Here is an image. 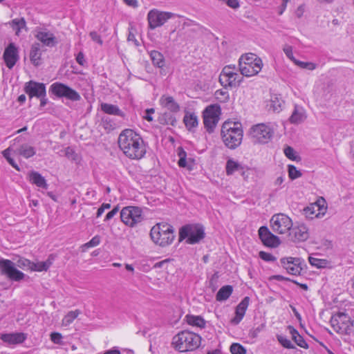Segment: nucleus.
<instances>
[{
    "instance_id": "obj_49",
    "label": "nucleus",
    "mask_w": 354,
    "mask_h": 354,
    "mask_svg": "<svg viewBox=\"0 0 354 354\" xmlns=\"http://www.w3.org/2000/svg\"><path fill=\"white\" fill-rule=\"evenodd\" d=\"M101 124L104 129L110 131L114 129V124L111 120L108 117H104L102 118Z\"/></svg>"
},
{
    "instance_id": "obj_36",
    "label": "nucleus",
    "mask_w": 354,
    "mask_h": 354,
    "mask_svg": "<svg viewBox=\"0 0 354 354\" xmlns=\"http://www.w3.org/2000/svg\"><path fill=\"white\" fill-rule=\"evenodd\" d=\"M226 173L227 175L233 174L236 171H239L242 169L241 165L236 161L232 159H229L226 163Z\"/></svg>"
},
{
    "instance_id": "obj_56",
    "label": "nucleus",
    "mask_w": 354,
    "mask_h": 354,
    "mask_svg": "<svg viewBox=\"0 0 354 354\" xmlns=\"http://www.w3.org/2000/svg\"><path fill=\"white\" fill-rule=\"evenodd\" d=\"M89 35L93 41L97 42L100 45H102L103 41L100 36L95 31L91 32Z\"/></svg>"
},
{
    "instance_id": "obj_61",
    "label": "nucleus",
    "mask_w": 354,
    "mask_h": 354,
    "mask_svg": "<svg viewBox=\"0 0 354 354\" xmlns=\"http://www.w3.org/2000/svg\"><path fill=\"white\" fill-rule=\"evenodd\" d=\"M76 61L77 62L81 65L84 66L86 63L85 59H84V55L82 52H80L76 57Z\"/></svg>"
},
{
    "instance_id": "obj_38",
    "label": "nucleus",
    "mask_w": 354,
    "mask_h": 354,
    "mask_svg": "<svg viewBox=\"0 0 354 354\" xmlns=\"http://www.w3.org/2000/svg\"><path fill=\"white\" fill-rule=\"evenodd\" d=\"M10 26L16 31V35H19L21 29L26 28V21L24 18L15 19L9 22Z\"/></svg>"
},
{
    "instance_id": "obj_27",
    "label": "nucleus",
    "mask_w": 354,
    "mask_h": 354,
    "mask_svg": "<svg viewBox=\"0 0 354 354\" xmlns=\"http://www.w3.org/2000/svg\"><path fill=\"white\" fill-rule=\"evenodd\" d=\"M41 52L40 49V44L35 43L32 45L30 52V59L32 64L37 66L41 64Z\"/></svg>"
},
{
    "instance_id": "obj_23",
    "label": "nucleus",
    "mask_w": 354,
    "mask_h": 354,
    "mask_svg": "<svg viewBox=\"0 0 354 354\" xmlns=\"http://www.w3.org/2000/svg\"><path fill=\"white\" fill-rule=\"evenodd\" d=\"M258 232L262 243H280L279 237L274 235L267 226H261Z\"/></svg>"
},
{
    "instance_id": "obj_51",
    "label": "nucleus",
    "mask_w": 354,
    "mask_h": 354,
    "mask_svg": "<svg viewBox=\"0 0 354 354\" xmlns=\"http://www.w3.org/2000/svg\"><path fill=\"white\" fill-rule=\"evenodd\" d=\"M315 208H317V210H319V208L315 204L311 205V206L306 207L304 209L306 216L312 218L315 213Z\"/></svg>"
},
{
    "instance_id": "obj_32",
    "label": "nucleus",
    "mask_w": 354,
    "mask_h": 354,
    "mask_svg": "<svg viewBox=\"0 0 354 354\" xmlns=\"http://www.w3.org/2000/svg\"><path fill=\"white\" fill-rule=\"evenodd\" d=\"M288 329L290 333L292 335V339L299 346L304 348H308V344L306 342L303 337L299 334L298 331L294 327L289 326Z\"/></svg>"
},
{
    "instance_id": "obj_59",
    "label": "nucleus",
    "mask_w": 354,
    "mask_h": 354,
    "mask_svg": "<svg viewBox=\"0 0 354 354\" xmlns=\"http://www.w3.org/2000/svg\"><path fill=\"white\" fill-rule=\"evenodd\" d=\"M65 156L72 160H75L76 154L73 149L71 147H66L65 149Z\"/></svg>"
},
{
    "instance_id": "obj_20",
    "label": "nucleus",
    "mask_w": 354,
    "mask_h": 354,
    "mask_svg": "<svg viewBox=\"0 0 354 354\" xmlns=\"http://www.w3.org/2000/svg\"><path fill=\"white\" fill-rule=\"evenodd\" d=\"M289 235L292 241L304 242L308 239L309 233L308 228L304 225H301L291 227Z\"/></svg>"
},
{
    "instance_id": "obj_58",
    "label": "nucleus",
    "mask_w": 354,
    "mask_h": 354,
    "mask_svg": "<svg viewBox=\"0 0 354 354\" xmlns=\"http://www.w3.org/2000/svg\"><path fill=\"white\" fill-rule=\"evenodd\" d=\"M118 211L119 207L118 206L115 207L112 210L107 213L104 218V221H106L113 218V216L118 212Z\"/></svg>"
},
{
    "instance_id": "obj_39",
    "label": "nucleus",
    "mask_w": 354,
    "mask_h": 354,
    "mask_svg": "<svg viewBox=\"0 0 354 354\" xmlns=\"http://www.w3.org/2000/svg\"><path fill=\"white\" fill-rule=\"evenodd\" d=\"M52 264V261L50 259L45 261H39L37 263L33 262L32 270L41 272L46 271Z\"/></svg>"
},
{
    "instance_id": "obj_53",
    "label": "nucleus",
    "mask_w": 354,
    "mask_h": 354,
    "mask_svg": "<svg viewBox=\"0 0 354 354\" xmlns=\"http://www.w3.org/2000/svg\"><path fill=\"white\" fill-rule=\"evenodd\" d=\"M134 32H135V28L133 26H131L129 28V35H128L127 39L129 41H132L135 44V46H139V42L136 38Z\"/></svg>"
},
{
    "instance_id": "obj_30",
    "label": "nucleus",
    "mask_w": 354,
    "mask_h": 354,
    "mask_svg": "<svg viewBox=\"0 0 354 354\" xmlns=\"http://www.w3.org/2000/svg\"><path fill=\"white\" fill-rule=\"evenodd\" d=\"M101 109L105 113L109 115H118L121 117H124V113L119 109V107L116 105L108 104V103H102L101 104Z\"/></svg>"
},
{
    "instance_id": "obj_25",
    "label": "nucleus",
    "mask_w": 354,
    "mask_h": 354,
    "mask_svg": "<svg viewBox=\"0 0 354 354\" xmlns=\"http://www.w3.org/2000/svg\"><path fill=\"white\" fill-rule=\"evenodd\" d=\"M160 104L171 112H178L180 110L178 104L174 100V97L168 95H162L160 99Z\"/></svg>"
},
{
    "instance_id": "obj_17",
    "label": "nucleus",
    "mask_w": 354,
    "mask_h": 354,
    "mask_svg": "<svg viewBox=\"0 0 354 354\" xmlns=\"http://www.w3.org/2000/svg\"><path fill=\"white\" fill-rule=\"evenodd\" d=\"M24 90L30 98L33 97L39 98L41 96L46 95V86L43 83L30 81L26 83Z\"/></svg>"
},
{
    "instance_id": "obj_47",
    "label": "nucleus",
    "mask_w": 354,
    "mask_h": 354,
    "mask_svg": "<svg viewBox=\"0 0 354 354\" xmlns=\"http://www.w3.org/2000/svg\"><path fill=\"white\" fill-rule=\"evenodd\" d=\"M295 64L301 68H305L310 71H313L316 68V64L313 62H304L297 59Z\"/></svg>"
},
{
    "instance_id": "obj_50",
    "label": "nucleus",
    "mask_w": 354,
    "mask_h": 354,
    "mask_svg": "<svg viewBox=\"0 0 354 354\" xmlns=\"http://www.w3.org/2000/svg\"><path fill=\"white\" fill-rule=\"evenodd\" d=\"M283 50L288 59L294 63L296 62L297 59L293 56L292 47L291 46L288 44L284 45Z\"/></svg>"
},
{
    "instance_id": "obj_41",
    "label": "nucleus",
    "mask_w": 354,
    "mask_h": 354,
    "mask_svg": "<svg viewBox=\"0 0 354 354\" xmlns=\"http://www.w3.org/2000/svg\"><path fill=\"white\" fill-rule=\"evenodd\" d=\"M160 123L162 124H167L175 126L176 124V119L169 113L163 114L159 119Z\"/></svg>"
},
{
    "instance_id": "obj_43",
    "label": "nucleus",
    "mask_w": 354,
    "mask_h": 354,
    "mask_svg": "<svg viewBox=\"0 0 354 354\" xmlns=\"http://www.w3.org/2000/svg\"><path fill=\"white\" fill-rule=\"evenodd\" d=\"M178 156H179V160H178V165L180 167H187V153L183 150V148H178Z\"/></svg>"
},
{
    "instance_id": "obj_35",
    "label": "nucleus",
    "mask_w": 354,
    "mask_h": 354,
    "mask_svg": "<svg viewBox=\"0 0 354 354\" xmlns=\"http://www.w3.org/2000/svg\"><path fill=\"white\" fill-rule=\"evenodd\" d=\"M186 319L188 324L192 326L200 328H204L205 326V320L200 316L187 315Z\"/></svg>"
},
{
    "instance_id": "obj_1",
    "label": "nucleus",
    "mask_w": 354,
    "mask_h": 354,
    "mask_svg": "<svg viewBox=\"0 0 354 354\" xmlns=\"http://www.w3.org/2000/svg\"><path fill=\"white\" fill-rule=\"evenodd\" d=\"M118 145L124 154L132 160L141 159L146 153L144 140L132 129H124L120 133Z\"/></svg>"
},
{
    "instance_id": "obj_12",
    "label": "nucleus",
    "mask_w": 354,
    "mask_h": 354,
    "mask_svg": "<svg viewBox=\"0 0 354 354\" xmlns=\"http://www.w3.org/2000/svg\"><path fill=\"white\" fill-rule=\"evenodd\" d=\"M219 106L213 104L208 106L203 112V123L209 132H212L219 120Z\"/></svg>"
},
{
    "instance_id": "obj_22",
    "label": "nucleus",
    "mask_w": 354,
    "mask_h": 354,
    "mask_svg": "<svg viewBox=\"0 0 354 354\" xmlns=\"http://www.w3.org/2000/svg\"><path fill=\"white\" fill-rule=\"evenodd\" d=\"M307 118V114L304 107L295 105L294 110L289 118V121L292 124H299L303 123Z\"/></svg>"
},
{
    "instance_id": "obj_18",
    "label": "nucleus",
    "mask_w": 354,
    "mask_h": 354,
    "mask_svg": "<svg viewBox=\"0 0 354 354\" xmlns=\"http://www.w3.org/2000/svg\"><path fill=\"white\" fill-rule=\"evenodd\" d=\"M3 59L6 66L12 68L19 59L18 50L13 43H10L5 49Z\"/></svg>"
},
{
    "instance_id": "obj_42",
    "label": "nucleus",
    "mask_w": 354,
    "mask_h": 354,
    "mask_svg": "<svg viewBox=\"0 0 354 354\" xmlns=\"http://www.w3.org/2000/svg\"><path fill=\"white\" fill-rule=\"evenodd\" d=\"M282 100L277 97L272 98L270 104L268 105L270 110H272L274 112H279L281 110Z\"/></svg>"
},
{
    "instance_id": "obj_63",
    "label": "nucleus",
    "mask_w": 354,
    "mask_h": 354,
    "mask_svg": "<svg viewBox=\"0 0 354 354\" xmlns=\"http://www.w3.org/2000/svg\"><path fill=\"white\" fill-rule=\"evenodd\" d=\"M11 151H12V148H11V147H9L8 148H7L6 149H5L2 151V155L6 160H8V158H9L10 157Z\"/></svg>"
},
{
    "instance_id": "obj_34",
    "label": "nucleus",
    "mask_w": 354,
    "mask_h": 354,
    "mask_svg": "<svg viewBox=\"0 0 354 354\" xmlns=\"http://www.w3.org/2000/svg\"><path fill=\"white\" fill-rule=\"evenodd\" d=\"M150 57L154 66L162 68L165 66V59L162 53L157 50H152Z\"/></svg>"
},
{
    "instance_id": "obj_54",
    "label": "nucleus",
    "mask_w": 354,
    "mask_h": 354,
    "mask_svg": "<svg viewBox=\"0 0 354 354\" xmlns=\"http://www.w3.org/2000/svg\"><path fill=\"white\" fill-rule=\"evenodd\" d=\"M259 257L261 259L266 261H274L276 260V257L272 255L270 253L266 252L263 251H261L259 252Z\"/></svg>"
},
{
    "instance_id": "obj_55",
    "label": "nucleus",
    "mask_w": 354,
    "mask_h": 354,
    "mask_svg": "<svg viewBox=\"0 0 354 354\" xmlns=\"http://www.w3.org/2000/svg\"><path fill=\"white\" fill-rule=\"evenodd\" d=\"M50 339L55 344H61L62 335L59 333H52L50 334Z\"/></svg>"
},
{
    "instance_id": "obj_44",
    "label": "nucleus",
    "mask_w": 354,
    "mask_h": 354,
    "mask_svg": "<svg viewBox=\"0 0 354 354\" xmlns=\"http://www.w3.org/2000/svg\"><path fill=\"white\" fill-rule=\"evenodd\" d=\"M232 354H246V349L239 343H233L230 346Z\"/></svg>"
},
{
    "instance_id": "obj_45",
    "label": "nucleus",
    "mask_w": 354,
    "mask_h": 354,
    "mask_svg": "<svg viewBox=\"0 0 354 354\" xmlns=\"http://www.w3.org/2000/svg\"><path fill=\"white\" fill-rule=\"evenodd\" d=\"M277 340L279 342L286 348H295V346L291 343L290 340L283 335H277Z\"/></svg>"
},
{
    "instance_id": "obj_13",
    "label": "nucleus",
    "mask_w": 354,
    "mask_h": 354,
    "mask_svg": "<svg viewBox=\"0 0 354 354\" xmlns=\"http://www.w3.org/2000/svg\"><path fill=\"white\" fill-rule=\"evenodd\" d=\"M0 273L12 281H19L24 277V274L18 270L15 263L8 259L0 260Z\"/></svg>"
},
{
    "instance_id": "obj_16",
    "label": "nucleus",
    "mask_w": 354,
    "mask_h": 354,
    "mask_svg": "<svg viewBox=\"0 0 354 354\" xmlns=\"http://www.w3.org/2000/svg\"><path fill=\"white\" fill-rule=\"evenodd\" d=\"M280 261L282 267L286 270L288 274L295 276L301 274L303 270L301 259L291 257H283L281 259Z\"/></svg>"
},
{
    "instance_id": "obj_48",
    "label": "nucleus",
    "mask_w": 354,
    "mask_h": 354,
    "mask_svg": "<svg viewBox=\"0 0 354 354\" xmlns=\"http://www.w3.org/2000/svg\"><path fill=\"white\" fill-rule=\"evenodd\" d=\"M17 266L23 269H28L32 270L33 262H31L26 259H20L17 261Z\"/></svg>"
},
{
    "instance_id": "obj_4",
    "label": "nucleus",
    "mask_w": 354,
    "mask_h": 354,
    "mask_svg": "<svg viewBox=\"0 0 354 354\" xmlns=\"http://www.w3.org/2000/svg\"><path fill=\"white\" fill-rule=\"evenodd\" d=\"M263 62L261 58L253 53L243 55L239 59V68L241 74L245 77L257 75L261 70Z\"/></svg>"
},
{
    "instance_id": "obj_29",
    "label": "nucleus",
    "mask_w": 354,
    "mask_h": 354,
    "mask_svg": "<svg viewBox=\"0 0 354 354\" xmlns=\"http://www.w3.org/2000/svg\"><path fill=\"white\" fill-rule=\"evenodd\" d=\"M15 153L25 158H29L36 153V151L33 147L25 143L20 145L19 148L15 151Z\"/></svg>"
},
{
    "instance_id": "obj_64",
    "label": "nucleus",
    "mask_w": 354,
    "mask_h": 354,
    "mask_svg": "<svg viewBox=\"0 0 354 354\" xmlns=\"http://www.w3.org/2000/svg\"><path fill=\"white\" fill-rule=\"evenodd\" d=\"M7 161L8 162V163L12 166L15 169H17V171H19L20 169L18 166V165L15 162V161L14 160V159L11 157H10L9 158H8Z\"/></svg>"
},
{
    "instance_id": "obj_15",
    "label": "nucleus",
    "mask_w": 354,
    "mask_h": 354,
    "mask_svg": "<svg viewBox=\"0 0 354 354\" xmlns=\"http://www.w3.org/2000/svg\"><path fill=\"white\" fill-rule=\"evenodd\" d=\"M174 14L169 12H161L158 10L149 11L147 15L149 26L151 29L162 26Z\"/></svg>"
},
{
    "instance_id": "obj_10",
    "label": "nucleus",
    "mask_w": 354,
    "mask_h": 354,
    "mask_svg": "<svg viewBox=\"0 0 354 354\" xmlns=\"http://www.w3.org/2000/svg\"><path fill=\"white\" fill-rule=\"evenodd\" d=\"M162 232L164 233H167V236L165 238H162V241L160 243H171L174 239V230L172 225L167 223H158L154 226L152 227L150 231V236L152 241L154 243H156L157 234H162Z\"/></svg>"
},
{
    "instance_id": "obj_21",
    "label": "nucleus",
    "mask_w": 354,
    "mask_h": 354,
    "mask_svg": "<svg viewBox=\"0 0 354 354\" xmlns=\"http://www.w3.org/2000/svg\"><path fill=\"white\" fill-rule=\"evenodd\" d=\"M250 300V299L249 297H245L236 307V316L231 320V323L232 324L237 325L242 320L249 306Z\"/></svg>"
},
{
    "instance_id": "obj_31",
    "label": "nucleus",
    "mask_w": 354,
    "mask_h": 354,
    "mask_svg": "<svg viewBox=\"0 0 354 354\" xmlns=\"http://www.w3.org/2000/svg\"><path fill=\"white\" fill-rule=\"evenodd\" d=\"M233 292V287L230 285H226L221 287L216 295V299L218 301L227 300Z\"/></svg>"
},
{
    "instance_id": "obj_57",
    "label": "nucleus",
    "mask_w": 354,
    "mask_h": 354,
    "mask_svg": "<svg viewBox=\"0 0 354 354\" xmlns=\"http://www.w3.org/2000/svg\"><path fill=\"white\" fill-rule=\"evenodd\" d=\"M155 112V110L153 109H147V110H145V115L143 116V118L149 121V122H151L153 120V117H152V114Z\"/></svg>"
},
{
    "instance_id": "obj_2",
    "label": "nucleus",
    "mask_w": 354,
    "mask_h": 354,
    "mask_svg": "<svg viewBox=\"0 0 354 354\" xmlns=\"http://www.w3.org/2000/svg\"><path fill=\"white\" fill-rule=\"evenodd\" d=\"M221 136L225 146L231 149L237 148L242 142L243 131L239 122H225L221 128Z\"/></svg>"
},
{
    "instance_id": "obj_24",
    "label": "nucleus",
    "mask_w": 354,
    "mask_h": 354,
    "mask_svg": "<svg viewBox=\"0 0 354 354\" xmlns=\"http://www.w3.org/2000/svg\"><path fill=\"white\" fill-rule=\"evenodd\" d=\"M0 339L8 344H21L26 339V335L24 333H12L1 334Z\"/></svg>"
},
{
    "instance_id": "obj_26",
    "label": "nucleus",
    "mask_w": 354,
    "mask_h": 354,
    "mask_svg": "<svg viewBox=\"0 0 354 354\" xmlns=\"http://www.w3.org/2000/svg\"><path fill=\"white\" fill-rule=\"evenodd\" d=\"M28 177L31 183L43 189L48 188L46 180L39 172L32 171L29 173Z\"/></svg>"
},
{
    "instance_id": "obj_7",
    "label": "nucleus",
    "mask_w": 354,
    "mask_h": 354,
    "mask_svg": "<svg viewBox=\"0 0 354 354\" xmlns=\"http://www.w3.org/2000/svg\"><path fill=\"white\" fill-rule=\"evenodd\" d=\"M242 80L243 77L237 73L235 65L224 66L219 75V82L224 88L239 86Z\"/></svg>"
},
{
    "instance_id": "obj_60",
    "label": "nucleus",
    "mask_w": 354,
    "mask_h": 354,
    "mask_svg": "<svg viewBox=\"0 0 354 354\" xmlns=\"http://www.w3.org/2000/svg\"><path fill=\"white\" fill-rule=\"evenodd\" d=\"M225 3L230 8L236 9L239 8L240 4L238 0H226Z\"/></svg>"
},
{
    "instance_id": "obj_62",
    "label": "nucleus",
    "mask_w": 354,
    "mask_h": 354,
    "mask_svg": "<svg viewBox=\"0 0 354 354\" xmlns=\"http://www.w3.org/2000/svg\"><path fill=\"white\" fill-rule=\"evenodd\" d=\"M272 278L273 279H275V280H277V281H292V280L290 279L289 278H287V277H285L282 275H279V274H277V275H274L272 277Z\"/></svg>"
},
{
    "instance_id": "obj_19",
    "label": "nucleus",
    "mask_w": 354,
    "mask_h": 354,
    "mask_svg": "<svg viewBox=\"0 0 354 354\" xmlns=\"http://www.w3.org/2000/svg\"><path fill=\"white\" fill-rule=\"evenodd\" d=\"M35 37L44 46L53 47L57 44L56 37L49 31L41 29L36 30Z\"/></svg>"
},
{
    "instance_id": "obj_37",
    "label": "nucleus",
    "mask_w": 354,
    "mask_h": 354,
    "mask_svg": "<svg viewBox=\"0 0 354 354\" xmlns=\"http://www.w3.org/2000/svg\"><path fill=\"white\" fill-rule=\"evenodd\" d=\"M80 314L81 311L80 310L69 311L63 318L62 324L65 326H69Z\"/></svg>"
},
{
    "instance_id": "obj_52",
    "label": "nucleus",
    "mask_w": 354,
    "mask_h": 354,
    "mask_svg": "<svg viewBox=\"0 0 354 354\" xmlns=\"http://www.w3.org/2000/svg\"><path fill=\"white\" fill-rule=\"evenodd\" d=\"M284 153L287 158L290 160H295L297 159V156L295 155V151L291 147H286L284 149Z\"/></svg>"
},
{
    "instance_id": "obj_28",
    "label": "nucleus",
    "mask_w": 354,
    "mask_h": 354,
    "mask_svg": "<svg viewBox=\"0 0 354 354\" xmlns=\"http://www.w3.org/2000/svg\"><path fill=\"white\" fill-rule=\"evenodd\" d=\"M322 254L317 252L312 253L308 257L309 263L317 268H325L328 264V261L325 259H317V256H321Z\"/></svg>"
},
{
    "instance_id": "obj_40",
    "label": "nucleus",
    "mask_w": 354,
    "mask_h": 354,
    "mask_svg": "<svg viewBox=\"0 0 354 354\" xmlns=\"http://www.w3.org/2000/svg\"><path fill=\"white\" fill-rule=\"evenodd\" d=\"M215 99L221 103L227 102L230 99L229 93L224 89H218L214 93Z\"/></svg>"
},
{
    "instance_id": "obj_14",
    "label": "nucleus",
    "mask_w": 354,
    "mask_h": 354,
    "mask_svg": "<svg viewBox=\"0 0 354 354\" xmlns=\"http://www.w3.org/2000/svg\"><path fill=\"white\" fill-rule=\"evenodd\" d=\"M50 90L57 97H64L72 101H79L81 99L80 94L69 86L59 82L53 84Z\"/></svg>"
},
{
    "instance_id": "obj_8",
    "label": "nucleus",
    "mask_w": 354,
    "mask_h": 354,
    "mask_svg": "<svg viewBox=\"0 0 354 354\" xmlns=\"http://www.w3.org/2000/svg\"><path fill=\"white\" fill-rule=\"evenodd\" d=\"M330 325L333 328L342 335H350L353 333V322L349 316L344 313H338L330 319Z\"/></svg>"
},
{
    "instance_id": "obj_46",
    "label": "nucleus",
    "mask_w": 354,
    "mask_h": 354,
    "mask_svg": "<svg viewBox=\"0 0 354 354\" xmlns=\"http://www.w3.org/2000/svg\"><path fill=\"white\" fill-rule=\"evenodd\" d=\"M288 175L290 178L294 180L301 176V173L294 165H288Z\"/></svg>"
},
{
    "instance_id": "obj_5",
    "label": "nucleus",
    "mask_w": 354,
    "mask_h": 354,
    "mask_svg": "<svg viewBox=\"0 0 354 354\" xmlns=\"http://www.w3.org/2000/svg\"><path fill=\"white\" fill-rule=\"evenodd\" d=\"M205 228L198 223L187 224L179 229L178 242L187 239L189 243L200 242L205 237Z\"/></svg>"
},
{
    "instance_id": "obj_3",
    "label": "nucleus",
    "mask_w": 354,
    "mask_h": 354,
    "mask_svg": "<svg viewBox=\"0 0 354 354\" xmlns=\"http://www.w3.org/2000/svg\"><path fill=\"white\" fill-rule=\"evenodd\" d=\"M201 337L196 333L183 330L174 336L171 344L180 352L191 351L199 347Z\"/></svg>"
},
{
    "instance_id": "obj_33",
    "label": "nucleus",
    "mask_w": 354,
    "mask_h": 354,
    "mask_svg": "<svg viewBox=\"0 0 354 354\" xmlns=\"http://www.w3.org/2000/svg\"><path fill=\"white\" fill-rule=\"evenodd\" d=\"M183 121L186 127L189 131L198 126V118L194 113L185 114Z\"/></svg>"
},
{
    "instance_id": "obj_11",
    "label": "nucleus",
    "mask_w": 354,
    "mask_h": 354,
    "mask_svg": "<svg viewBox=\"0 0 354 354\" xmlns=\"http://www.w3.org/2000/svg\"><path fill=\"white\" fill-rule=\"evenodd\" d=\"M270 227L272 230L279 234H285L292 227V220L284 214H277L272 216Z\"/></svg>"
},
{
    "instance_id": "obj_9",
    "label": "nucleus",
    "mask_w": 354,
    "mask_h": 354,
    "mask_svg": "<svg viewBox=\"0 0 354 354\" xmlns=\"http://www.w3.org/2000/svg\"><path fill=\"white\" fill-rule=\"evenodd\" d=\"M121 221L129 227H134L143 220L142 209L138 207L127 206L120 212Z\"/></svg>"
},
{
    "instance_id": "obj_6",
    "label": "nucleus",
    "mask_w": 354,
    "mask_h": 354,
    "mask_svg": "<svg viewBox=\"0 0 354 354\" xmlns=\"http://www.w3.org/2000/svg\"><path fill=\"white\" fill-rule=\"evenodd\" d=\"M273 129L266 123H259L251 127L249 136L254 143L266 144L272 138Z\"/></svg>"
}]
</instances>
